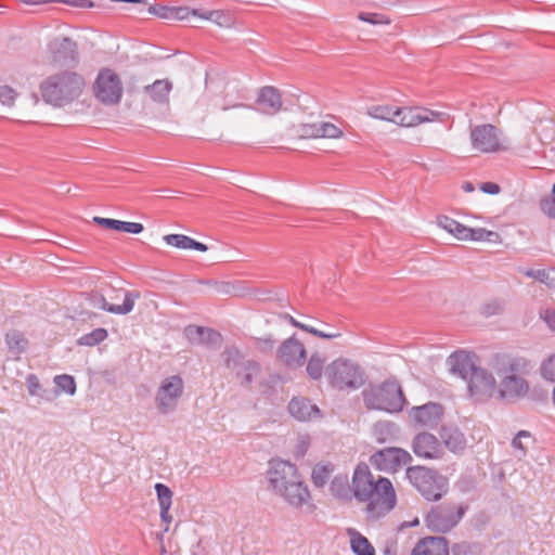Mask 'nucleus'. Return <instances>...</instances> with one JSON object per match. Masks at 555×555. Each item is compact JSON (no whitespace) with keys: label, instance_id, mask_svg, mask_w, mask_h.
<instances>
[{"label":"nucleus","instance_id":"f257e3e1","mask_svg":"<svg viewBox=\"0 0 555 555\" xmlns=\"http://www.w3.org/2000/svg\"><path fill=\"white\" fill-rule=\"evenodd\" d=\"M352 492L359 502H366V517L378 520L395 508L396 491L391 481L386 477L374 479L369 466L359 464L352 477Z\"/></svg>","mask_w":555,"mask_h":555},{"label":"nucleus","instance_id":"f03ea898","mask_svg":"<svg viewBox=\"0 0 555 555\" xmlns=\"http://www.w3.org/2000/svg\"><path fill=\"white\" fill-rule=\"evenodd\" d=\"M86 86L81 75L64 70L48 77L40 86L43 100L61 107L79 98Z\"/></svg>","mask_w":555,"mask_h":555},{"label":"nucleus","instance_id":"7ed1b4c3","mask_svg":"<svg viewBox=\"0 0 555 555\" xmlns=\"http://www.w3.org/2000/svg\"><path fill=\"white\" fill-rule=\"evenodd\" d=\"M362 398L367 410L399 413L405 405L402 387L396 378L386 379L380 384L369 385L362 391Z\"/></svg>","mask_w":555,"mask_h":555},{"label":"nucleus","instance_id":"20e7f679","mask_svg":"<svg viewBox=\"0 0 555 555\" xmlns=\"http://www.w3.org/2000/svg\"><path fill=\"white\" fill-rule=\"evenodd\" d=\"M325 377L328 385L339 391L356 390L366 383L365 370L346 358H337L327 364Z\"/></svg>","mask_w":555,"mask_h":555},{"label":"nucleus","instance_id":"39448f33","mask_svg":"<svg viewBox=\"0 0 555 555\" xmlns=\"http://www.w3.org/2000/svg\"><path fill=\"white\" fill-rule=\"evenodd\" d=\"M405 476L426 501L437 502L449 491L448 479L434 468L423 465L410 466Z\"/></svg>","mask_w":555,"mask_h":555},{"label":"nucleus","instance_id":"423d86ee","mask_svg":"<svg viewBox=\"0 0 555 555\" xmlns=\"http://www.w3.org/2000/svg\"><path fill=\"white\" fill-rule=\"evenodd\" d=\"M466 511V506L455 503L438 504L429 509L425 521L431 530L446 533L460 522Z\"/></svg>","mask_w":555,"mask_h":555},{"label":"nucleus","instance_id":"0eeeda50","mask_svg":"<svg viewBox=\"0 0 555 555\" xmlns=\"http://www.w3.org/2000/svg\"><path fill=\"white\" fill-rule=\"evenodd\" d=\"M183 390L184 382L180 375H171L163 379L155 397L158 411L162 414L175 411L183 396Z\"/></svg>","mask_w":555,"mask_h":555},{"label":"nucleus","instance_id":"6e6552de","mask_svg":"<svg viewBox=\"0 0 555 555\" xmlns=\"http://www.w3.org/2000/svg\"><path fill=\"white\" fill-rule=\"evenodd\" d=\"M412 455L402 448H384L370 456L371 465L385 473H397L412 462Z\"/></svg>","mask_w":555,"mask_h":555},{"label":"nucleus","instance_id":"1a4fd4ad","mask_svg":"<svg viewBox=\"0 0 555 555\" xmlns=\"http://www.w3.org/2000/svg\"><path fill=\"white\" fill-rule=\"evenodd\" d=\"M93 89L96 99L104 104H117L122 95L121 81L109 68L100 70Z\"/></svg>","mask_w":555,"mask_h":555},{"label":"nucleus","instance_id":"9d476101","mask_svg":"<svg viewBox=\"0 0 555 555\" xmlns=\"http://www.w3.org/2000/svg\"><path fill=\"white\" fill-rule=\"evenodd\" d=\"M470 142L474 150L485 154L504 149L500 140V130L491 124L470 127Z\"/></svg>","mask_w":555,"mask_h":555},{"label":"nucleus","instance_id":"9b49d317","mask_svg":"<svg viewBox=\"0 0 555 555\" xmlns=\"http://www.w3.org/2000/svg\"><path fill=\"white\" fill-rule=\"evenodd\" d=\"M276 361L287 369L301 367L307 360L305 345L293 335L281 343L275 351Z\"/></svg>","mask_w":555,"mask_h":555},{"label":"nucleus","instance_id":"f8f14e48","mask_svg":"<svg viewBox=\"0 0 555 555\" xmlns=\"http://www.w3.org/2000/svg\"><path fill=\"white\" fill-rule=\"evenodd\" d=\"M466 380L469 395L476 401H487L498 392L496 380L486 369L478 366Z\"/></svg>","mask_w":555,"mask_h":555},{"label":"nucleus","instance_id":"ddd939ff","mask_svg":"<svg viewBox=\"0 0 555 555\" xmlns=\"http://www.w3.org/2000/svg\"><path fill=\"white\" fill-rule=\"evenodd\" d=\"M267 476L272 490L275 493H279L292 481L298 480V477L301 475L298 473L295 464L278 459L270 462V468Z\"/></svg>","mask_w":555,"mask_h":555},{"label":"nucleus","instance_id":"4468645a","mask_svg":"<svg viewBox=\"0 0 555 555\" xmlns=\"http://www.w3.org/2000/svg\"><path fill=\"white\" fill-rule=\"evenodd\" d=\"M51 63L57 66H70L78 63L77 43L68 37H60L48 43Z\"/></svg>","mask_w":555,"mask_h":555},{"label":"nucleus","instance_id":"2eb2a0df","mask_svg":"<svg viewBox=\"0 0 555 555\" xmlns=\"http://www.w3.org/2000/svg\"><path fill=\"white\" fill-rule=\"evenodd\" d=\"M412 451L424 460H438L443 456V448L439 439L427 431L417 434L412 440Z\"/></svg>","mask_w":555,"mask_h":555},{"label":"nucleus","instance_id":"dca6fc26","mask_svg":"<svg viewBox=\"0 0 555 555\" xmlns=\"http://www.w3.org/2000/svg\"><path fill=\"white\" fill-rule=\"evenodd\" d=\"M442 113L420 107H399L396 124L401 127H416L424 122L439 120Z\"/></svg>","mask_w":555,"mask_h":555},{"label":"nucleus","instance_id":"f3484780","mask_svg":"<svg viewBox=\"0 0 555 555\" xmlns=\"http://www.w3.org/2000/svg\"><path fill=\"white\" fill-rule=\"evenodd\" d=\"M183 334L191 345L215 348L222 343V336L219 332L205 326L188 325Z\"/></svg>","mask_w":555,"mask_h":555},{"label":"nucleus","instance_id":"a211bd4d","mask_svg":"<svg viewBox=\"0 0 555 555\" xmlns=\"http://www.w3.org/2000/svg\"><path fill=\"white\" fill-rule=\"evenodd\" d=\"M529 389V383L525 379V375H503L498 393L501 399H518L525 397Z\"/></svg>","mask_w":555,"mask_h":555},{"label":"nucleus","instance_id":"6ab92c4d","mask_svg":"<svg viewBox=\"0 0 555 555\" xmlns=\"http://www.w3.org/2000/svg\"><path fill=\"white\" fill-rule=\"evenodd\" d=\"M256 104L257 111L261 114L269 116L278 114L283 106L280 90L273 86L262 87L258 92Z\"/></svg>","mask_w":555,"mask_h":555},{"label":"nucleus","instance_id":"aec40b11","mask_svg":"<svg viewBox=\"0 0 555 555\" xmlns=\"http://www.w3.org/2000/svg\"><path fill=\"white\" fill-rule=\"evenodd\" d=\"M530 371V361L525 357L501 354L496 357V373L501 375H527Z\"/></svg>","mask_w":555,"mask_h":555},{"label":"nucleus","instance_id":"412c9836","mask_svg":"<svg viewBox=\"0 0 555 555\" xmlns=\"http://www.w3.org/2000/svg\"><path fill=\"white\" fill-rule=\"evenodd\" d=\"M288 411L299 422H310L321 416L318 405L306 397H294L288 403Z\"/></svg>","mask_w":555,"mask_h":555},{"label":"nucleus","instance_id":"4be33fe9","mask_svg":"<svg viewBox=\"0 0 555 555\" xmlns=\"http://www.w3.org/2000/svg\"><path fill=\"white\" fill-rule=\"evenodd\" d=\"M289 505L294 507H301L311 499L308 486L299 476L298 480L292 481L288 486L284 487L279 493Z\"/></svg>","mask_w":555,"mask_h":555},{"label":"nucleus","instance_id":"5701e85b","mask_svg":"<svg viewBox=\"0 0 555 555\" xmlns=\"http://www.w3.org/2000/svg\"><path fill=\"white\" fill-rule=\"evenodd\" d=\"M442 415V405L434 402H429L421 406H415L412 410V416L414 421L423 427H436L441 421Z\"/></svg>","mask_w":555,"mask_h":555},{"label":"nucleus","instance_id":"b1692460","mask_svg":"<svg viewBox=\"0 0 555 555\" xmlns=\"http://www.w3.org/2000/svg\"><path fill=\"white\" fill-rule=\"evenodd\" d=\"M411 555H450L449 542L444 537H425L418 540Z\"/></svg>","mask_w":555,"mask_h":555},{"label":"nucleus","instance_id":"393cba45","mask_svg":"<svg viewBox=\"0 0 555 555\" xmlns=\"http://www.w3.org/2000/svg\"><path fill=\"white\" fill-rule=\"evenodd\" d=\"M448 363L452 374L460 376L466 380L472 373L478 367L470 354L466 351H454L449 358Z\"/></svg>","mask_w":555,"mask_h":555},{"label":"nucleus","instance_id":"a878e982","mask_svg":"<svg viewBox=\"0 0 555 555\" xmlns=\"http://www.w3.org/2000/svg\"><path fill=\"white\" fill-rule=\"evenodd\" d=\"M4 341L9 351L20 359L21 354L27 351L29 340L20 330H10L4 335Z\"/></svg>","mask_w":555,"mask_h":555},{"label":"nucleus","instance_id":"bb28decb","mask_svg":"<svg viewBox=\"0 0 555 555\" xmlns=\"http://www.w3.org/2000/svg\"><path fill=\"white\" fill-rule=\"evenodd\" d=\"M139 293L137 292H126L124 297V302L121 305H114L106 301L104 296H101V306L100 308L114 314H127L133 310L134 299L139 298Z\"/></svg>","mask_w":555,"mask_h":555},{"label":"nucleus","instance_id":"cd10ccee","mask_svg":"<svg viewBox=\"0 0 555 555\" xmlns=\"http://www.w3.org/2000/svg\"><path fill=\"white\" fill-rule=\"evenodd\" d=\"M93 221L100 225L107 228V229L116 230V231H120V232L132 233V234H139L144 230L143 224L138 223V222L120 221V220L101 218V217H94Z\"/></svg>","mask_w":555,"mask_h":555},{"label":"nucleus","instance_id":"c85d7f7f","mask_svg":"<svg viewBox=\"0 0 555 555\" xmlns=\"http://www.w3.org/2000/svg\"><path fill=\"white\" fill-rule=\"evenodd\" d=\"M440 438L444 446L452 452H459L465 449L466 439L457 428L442 427Z\"/></svg>","mask_w":555,"mask_h":555},{"label":"nucleus","instance_id":"c756f323","mask_svg":"<svg viewBox=\"0 0 555 555\" xmlns=\"http://www.w3.org/2000/svg\"><path fill=\"white\" fill-rule=\"evenodd\" d=\"M350 547L356 555H375V548L371 542L353 528L348 529Z\"/></svg>","mask_w":555,"mask_h":555},{"label":"nucleus","instance_id":"7c9ffc66","mask_svg":"<svg viewBox=\"0 0 555 555\" xmlns=\"http://www.w3.org/2000/svg\"><path fill=\"white\" fill-rule=\"evenodd\" d=\"M155 491L159 503L160 518L166 522H170L172 517L169 514V509L172 503L173 493L170 488L164 483H156Z\"/></svg>","mask_w":555,"mask_h":555},{"label":"nucleus","instance_id":"2f4dec72","mask_svg":"<svg viewBox=\"0 0 555 555\" xmlns=\"http://www.w3.org/2000/svg\"><path fill=\"white\" fill-rule=\"evenodd\" d=\"M171 89L172 83L167 79L155 80L152 85L144 88L150 98L157 103L167 102Z\"/></svg>","mask_w":555,"mask_h":555},{"label":"nucleus","instance_id":"473e14b6","mask_svg":"<svg viewBox=\"0 0 555 555\" xmlns=\"http://www.w3.org/2000/svg\"><path fill=\"white\" fill-rule=\"evenodd\" d=\"M398 108L399 107L389 104L373 105L367 108V115L375 119L386 120L396 124Z\"/></svg>","mask_w":555,"mask_h":555},{"label":"nucleus","instance_id":"72a5a7b5","mask_svg":"<svg viewBox=\"0 0 555 555\" xmlns=\"http://www.w3.org/2000/svg\"><path fill=\"white\" fill-rule=\"evenodd\" d=\"M261 372V365L255 360H246L242 363L237 376L241 378L242 385L249 387L255 377Z\"/></svg>","mask_w":555,"mask_h":555},{"label":"nucleus","instance_id":"f704fd0d","mask_svg":"<svg viewBox=\"0 0 555 555\" xmlns=\"http://www.w3.org/2000/svg\"><path fill=\"white\" fill-rule=\"evenodd\" d=\"M325 358L319 352H313L307 361L306 372L313 380H320L325 375Z\"/></svg>","mask_w":555,"mask_h":555},{"label":"nucleus","instance_id":"c9c22d12","mask_svg":"<svg viewBox=\"0 0 555 555\" xmlns=\"http://www.w3.org/2000/svg\"><path fill=\"white\" fill-rule=\"evenodd\" d=\"M399 428L391 422H378L374 426L375 440L378 443L393 441Z\"/></svg>","mask_w":555,"mask_h":555},{"label":"nucleus","instance_id":"e433bc0d","mask_svg":"<svg viewBox=\"0 0 555 555\" xmlns=\"http://www.w3.org/2000/svg\"><path fill=\"white\" fill-rule=\"evenodd\" d=\"M437 223L439 227L453 234L459 240H463L467 235L465 234L466 225L448 216H439L437 218Z\"/></svg>","mask_w":555,"mask_h":555},{"label":"nucleus","instance_id":"4c0bfd02","mask_svg":"<svg viewBox=\"0 0 555 555\" xmlns=\"http://www.w3.org/2000/svg\"><path fill=\"white\" fill-rule=\"evenodd\" d=\"M332 494L338 499H349L352 488L346 475L336 476L330 486Z\"/></svg>","mask_w":555,"mask_h":555},{"label":"nucleus","instance_id":"58836bf2","mask_svg":"<svg viewBox=\"0 0 555 555\" xmlns=\"http://www.w3.org/2000/svg\"><path fill=\"white\" fill-rule=\"evenodd\" d=\"M332 472H333L332 464L315 465L312 469V475H311L313 485L318 488L324 487V485L330 479Z\"/></svg>","mask_w":555,"mask_h":555},{"label":"nucleus","instance_id":"ea45409f","mask_svg":"<svg viewBox=\"0 0 555 555\" xmlns=\"http://www.w3.org/2000/svg\"><path fill=\"white\" fill-rule=\"evenodd\" d=\"M107 331L103 327H98L93 331H91L90 333H87L85 335H82L79 339H78V345L80 346H96L99 345L100 343H102L103 340H105L107 338Z\"/></svg>","mask_w":555,"mask_h":555},{"label":"nucleus","instance_id":"a19ab883","mask_svg":"<svg viewBox=\"0 0 555 555\" xmlns=\"http://www.w3.org/2000/svg\"><path fill=\"white\" fill-rule=\"evenodd\" d=\"M465 234L467 235L463 238L464 241H491L492 236H498L496 232L483 228L473 229L468 227H466Z\"/></svg>","mask_w":555,"mask_h":555},{"label":"nucleus","instance_id":"79ce46f5","mask_svg":"<svg viewBox=\"0 0 555 555\" xmlns=\"http://www.w3.org/2000/svg\"><path fill=\"white\" fill-rule=\"evenodd\" d=\"M192 240V237L183 234H167L164 236L166 244L180 249H191Z\"/></svg>","mask_w":555,"mask_h":555},{"label":"nucleus","instance_id":"37998d69","mask_svg":"<svg viewBox=\"0 0 555 555\" xmlns=\"http://www.w3.org/2000/svg\"><path fill=\"white\" fill-rule=\"evenodd\" d=\"M54 383L62 391L74 395L76 392V382L73 376L67 374L57 375L54 377Z\"/></svg>","mask_w":555,"mask_h":555},{"label":"nucleus","instance_id":"c03bdc74","mask_svg":"<svg viewBox=\"0 0 555 555\" xmlns=\"http://www.w3.org/2000/svg\"><path fill=\"white\" fill-rule=\"evenodd\" d=\"M275 346V339L272 335H268L266 337H256L254 338V347L255 349L262 353L269 354L273 351Z\"/></svg>","mask_w":555,"mask_h":555},{"label":"nucleus","instance_id":"a18cd8bd","mask_svg":"<svg viewBox=\"0 0 555 555\" xmlns=\"http://www.w3.org/2000/svg\"><path fill=\"white\" fill-rule=\"evenodd\" d=\"M503 310L504 304L499 299H491L485 302L480 308L481 314L487 318L501 314Z\"/></svg>","mask_w":555,"mask_h":555},{"label":"nucleus","instance_id":"49530a36","mask_svg":"<svg viewBox=\"0 0 555 555\" xmlns=\"http://www.w3.org/2000/svg\"><path fill=\"white\" fill-rule=\"evenodd\" d=\"M540 209L548 218L555 219V183L553 184L551 195L541 198Z\"/></svg>","mask_w":555,"mask_h":555},{"label":"nucleus","instance_id":"de8ad7c7","mask_svg":"<svg viewBox=\"0 0 555 555\" xmlns=\"http://www.w3.org/2000/svg\"><path fill=\"white\" fill-rule=\"evenodd\" d=\"M343 134V130L336 125L327 121L320 122V138L338 139Z\"/></svg>","mask_w":555,"mask_h":555},{"label":"nucleus","instance_id":"09e8293b","mask_svg":"<svg viewBox=\"0 0 555 555\" xmlns=\"http://www.w3.org/2000/svg\"><path fill=\"white\" fill-rule=\"evenodd\" d=\"M358 18L372 25H388L390 23V20L386 15L379 13L360 12Z\"/></svg>","mask_w":555,"mask_h":555},{"label":"nucleus","instance_id":"8fccbe9b","mask_svg":"<svg viewBox=\"0 0 555 555\" xmlns=\"http://www.w3.org/2000/svg\"><path fill=\"white\" fill-rule=\"evenodd\" d=\"M298 133L304 139L320 138V122L302 124L299 127Z\"/></svg>","mask_w":555,"mask_h":555},{"label":"nucleus","instance_id":"3c124183","mask_svg":"<svg viewBox=\"0 0 555 555\" xmlns=\"http://www.w3.org/2000/svg\"><path fill=\"white\" fill-rule=\"evenodd\" d=\"M541 374L545 379L555 382V353L543 362Z\"/></svg>","mask_w":555,"mask_h":555},{"label":"nucleus","instance_id":"603ef678","mask_svg":"<svg viewBox=\"0 0 555 555\" xmlns=\"http://www.w3.org/2000/svg\"><path fill=\"white\" fill-rule=\"evenodd\" d=\"M532 439V436L527 430H520L517 433V435L512 440V447L515 450H519L521 455H525L527 453V447L524 444L522 439Z\"/></svg>","mask_w":555,"mask_h":555},{"label":"nucleus","instance_id":"864d4df0","mask_svg":"<svg viewBox=\"0 0 555 555\" xmlns=\"http://www.w3.org/2000/svg\"><path fill=\"white\" fill-rule=\"evenodd\" d=\"M205 20L212 21L222 27L229 26V17L224 11L221 10L207 11V16H205Z\"/></svg>","mask_w":555,"mask_h":555},{"label":"nucleus","instance_id":"5fc2aeb1","mask_svg":"<svg viewBox=\"0 0 555 555\" xmlns=\"http://www.w3.org/2000/svg\"><path fill=\"white\" fill-rule=\"evenodd\" d=\"M26 386L29 395L39 396L42 389L41 384L37 375L28 374L26 377Z\"/></svg>","mask_w":555,"mask_h":555},{"label":"nucleus","instance_id":"6e6d98bb","mask_svg":"<svg viewBox=\"0 0 555 555\" xmlns=\"http://www.w3.org/2000/svg\"><path fill=\"white\" fill-rule=\"evenodd\" d=\"M16 95V92L12 88L8 86L0 87V102L3 105L12 106Z\"/></svg>","mask_w":555,"mask_h":555},{"label":"nucleus","instance_id":"4d7b16f0","mask_svg":"<svg viewBox=\"0 0 555 555\" xmlns=\"http://www.w3.org/2000/svg\"><path fill=\"white\" fill-rule=\"evenodd\" d=\"M306 332L315 336V337H319V338H322V339H334V338H338L341 336L340 332H323V331H320L311 325H308V327L306 328Z\"/></svg>","mask_w":555,"mask_h":555},{"label":"nucleus","instance_id":"13d9d810","mask_svg":"<svg viewBox=\"0 0 555 555\" xmlns=\"http://www.w3.org/2000/svg\"><path fill=\"white\" fill-rule=\"evenodd\" d=\"M150 13L164 18L171 20L172 17V8L164 7V5H151L149 9Z\"/></svg>","mask_w":555,"mask_h":555},{"label":"nucleus","instance_id":"bf43d9fd","mask_svg":"<svg viewBox=\"0 0 555 555\" xmlns=\"http://www.w3.org/2000/svg\"><path fill=\"white\" fill-rule=\"evenodd\" d=\"M525 275L526 276H529V278H533L542 283H545L547 285H551V282H550V272L544 270V269H541V270H527L525 272Z\"/></svg>","mask_w":555,"mask_h":555},{"label":"nucleus","instance_id":"052dcab7","mask_svg":"<svg viewBox=\"0 0 555 555\" xmlns=\"http://www.w3.org/2000/svg\"><path fill=\"white\" fill-rule=\"evenodd\" d=\"M191 11L189 8H172V17L171 21H182L188 18L191 15Z\"/></svg>","mask_w":555,"mask_h":555},{"label":"nucleus","instance_id":"680f3d73","mask_svg":"<svg viewBox=\"0 0 555 555\" xmlns=\"http://www.w3.org/2000/svg\"><path fill=\"white\" fill-rule=\"evenodd\" d=\"M56 2H62V3L70 5V7L83 8V9H89L94 5L91 0H57Z\"/></svg>","mask_w":555,"mask_h":555},{"label":"nucleus","instance_id":"e2e57ef3","mask_svg":"<svg viewBox=\"0 0 555 555\" xmlns=\"http://www.w3.org/2000/svg\"><path fill=\"white\" fill-rule=\"evenodd\" d=\"M480 190L487 194L495 195L500 192V185L494 182H483Z\"/></svg>","mask_w":555,"mask_h":555},{"label":"nucleus","instance_id":"0e129e2a","mask_svg":"<svg viewBox=\"0 0 555 555\" xmlns=\"http://www.w3.org/2000/svg\"><path fill=\"white\" fill-rule=\"evenodd\" d=\"M223 356H224L225 365L229 367L231 360L238 358L240 351L237 348H234V347L225 348V350L223 351Z\"/></svg>","mask_w":555,"mask_h":555},{"label":"nucleus","instance_id":"69168bd1","mask_svg":"<svg viewBox=\"0 0 555 555\" xmlns=\"http://www.w3.org/2000/svg\"><path fill=\"white\" fill-rule=\"evenodd\" d=\"M282 318L286 320L288 323H291L294 327L300 328L304 332H306V328L308 327L307 324L297 321L294 317H292L288 313H284Z\"/></svg>","mask_w":555,"mask_h":555},{"label":"nucleus","instance_id":"338daca9","mask_svg":"<svg viewBox=\"0 0 555 555\" xmlns=\"http://www.w3.org/2000/svg\"><path fill=\"white\" fill-rule=\"evenodd\" d=\"M468 550L469 545L467 543H459L452 547L453 555L466 554Z\"/></svg>","mask_w":555,"mask_h":555},{"label":"nucleus","instance_id":"774afa93","mask_svg":"<svg viewBox=\"0 0 555 555\" xmlns=\"http://www.w3.org/2000/svg\"><path fill=\"white\" fill-rule=\"evenodd\" d=\"M544 320L551 328L555 330V310H546Z\"/></svg>","mask_w":555,"mask_h":555}]
</instances>
